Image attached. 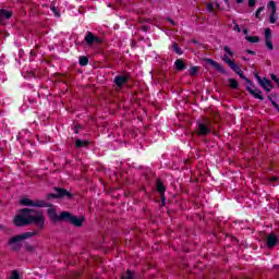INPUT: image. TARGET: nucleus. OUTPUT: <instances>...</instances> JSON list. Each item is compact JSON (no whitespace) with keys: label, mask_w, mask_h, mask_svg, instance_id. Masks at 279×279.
<instances>
[{"label":"nucleus","mask_w":279,"mask_h":279,"mask_svg":"<svg viewBox=\"0 0 279 279\" xmlns=\"http://www.w3.org/2000/svg\"><path fill=\"white\" fill-rule=\"evenodd\" d=\"M207 64H210V66H214L216 71L219 73H226V68L223 65L219 64V62L213 60V59H206Z\"/></svg>","instance_id":"nucleus-14"},{"label":"nucleus","mask_w":279,"mask_h":279,"mask_svg":"<svg viewBox=\"0 0 279 279\" xmlns=\"http://www.w3.org/2000/svg\"><path fill=\"white\" fill-rule=\"evenodd\" d=\"M246 82L248 83V84H251V82L246 78Z\"/></svg>","instance_id":"nucleus-43"},{"label":"nucleus","mask_w":279,"mask_h":279,"mask_svg":"<svg viewBox=\"0 0 279 279\" xmlns=\"http://www.w3.org/2000/svg\"><path fill=\"white\" fill-rule=\"evenodd\" d=\"M65 195H68L66 191L62 190V189H59V190H57L56 194H49L48 199H51L53 197H64Z\"/></svg>","instance_id":"nucleus-15"},{"label":"nucleus","mask_w":279,"mask_h":279,"mask_svg":"<svg viewBox=\"0 0 279 279\" xmlns=\"http://www.w3.org/2000/svg\"><path fill=\"white\" fill-rule=\"evenodd\" d=\"M60 219H63V221H69L72 223V226H76L77 228H80V226H82V223L85 221L83 216H72L69 211H62L60 214Z\"/></svg>","instance_id":"nucleus-3"},{"label":"nucleus","mask_w":279,"mask_h":279,"mask_svg":"<svg viewBox=\"0 0 279 279\" xmlns=\"http://www.w3.org/2000/svg\"><path fill=\"white\" fill-rule=\"evenodd\" d=\"M78 62H80L81 66H86V64H88V58L81 57Z\"/></svg>","instance_id":"nucleus-24"},{"label":"nucleus","mask_w":279,"mask_h":279,"mask_svg":"<svg viewBox=\"0 0 279 279\" xmlns=\"http://www.w3.org/2000/svg\"><path fill=\"white\" fill-rule=\"evenodd\" d=\"M171 48L178 53V56H182V49L175 43L172 44Z\"/></svg>","instance_id":"nucleus-20"},{"label":"nucleus","mask_w":279,"mask_h":279,"mask_svg":"<svg viewBox=\"0 0 279 279\" xmlns=\"http://www.w3.org/2000/svg\"><path fill=\"white\" fill-rule=\"evenodd\" d=\"M227 5H230V0H223Z\"/></svg>","instance_id":"nucleus-39"},{"label":"nucleus","mask_w":279,"mask_h":279,"mask_svg":"<svg viewBox=\"0 0 279 279\" xmlns=\"http://www.w3.org/2000/svg\"><path fill=\"white\" fill-rule=\"evenodd\" d=\"M255 77L259 85L262 86V88H264V90H266L267 93H269L271 88H274V86L271 85V81L267 78H260V76H258L257 74L255 75Z\"/></svg>","instance_id":"nucleus-9"},{"label":"nucleus","mask_w":279,"mask_h":279,"mask_svg":"<svg viewBox=\"0 0 279 279\" xmlns=\"http://www.w3.org/2000/svg\"><path fill=\"white\" fill-rule=\"evenodd\" d=\"M223 62H226V64H228V66L230 69H232V71H234V73H236L238 75H240V77H243V71H241V68H239V65H236V63H234V61H232L228 54H225L222 58Z\"/></svg>","instance_id":"nucleus-6"},{"label":"nucleus","mask_w":279,"mask_h":279,"mask_svg":"<svg viewBox=\"0 0 279 279\" xmlns=\"http://www.w3.org/2000/svg\"><path fill=\"white\" fill-rule=\"evenodd\" d=\"M48 217L52 223H56V221H64V219L60 218V215L58 216V213L53 208L48 209Z\"/></svg>","instance_id":"nucleus-13"},{"label":"nucleus","mask_w":279,"mask_h":279,"mask_svg":"<svg viewBox=\"0 0 279 279\" xmlns=\"http://www.w3.org/2000/svg\"><path fill=\"white\" fill-rule=\"evenodd\" d=\"M199 71V69L197 66H193L190 69V74L191 75H197V72Z\"/></svg>","instance_id":"nucleus-29"},{"label":"nucleus","mask_w":279,"mask_h":279,"mask_svg":"<svg viewBox=\"0 0 279 279\" xmlns=\"http://www.w3.org/2000/svg\"><path fill=\"white\" fill-rule=\"evenodd\" d=\"M276 180H278L277 178H272V182H276Z\"/></svg>","instance_id":"nucleus-41"},{"label":"nucleus","mask_w":279,"mask_h":279,"mask_svg":"<svg viewBox=\"0 0 279 279\" xmlns=\"http://www.w3.org/2000/svg\"><path fill=\"white\" fill-rule=\"evenodd\" d=\"M271 80H274L276 84H279V78L276 76V74H271Z\"/></svg>","instance_id":"nucleus-34"},{"label":"nucleus","mask_w":279,"mask_h":279,"mask_svg":"<svg viewBox=\"0 0 279 279\" xmlns=\"http://www.w3.org/2000/svg\"><path fill=\"white\" fill-rule=\"evenodd\" d=\"M157 191H158V193H165V185L162 184V182H160V181H158L157 182Z\"/></svg>","instance_id":"nucleus-22"},{"label":"nucleus","mask_w":279,"mask_h":279,"mask_svg":"<svg viewBox=\"0 0 279 279\" xmlns=\"http://www.w3.org/2000/svg\"><path fill=\"white\" fill-rule=\"evenodd\" d=\"M128 82V76H116L114 77V84L117 86H123Z\"/></svg>","instance_id":"nucleus-16"},{"label":"nucleus","mask_w":279,"mask_h":279,"mask_svg":"<svg viewBox=\"0 0 279 279\" xmlns=\"http://www.w3.org/2000/svg\"><path fill=\"white\" fill-rule=\"evenodd\" d=\"M263 10H265V7L258 8L255 13L256 19H259V21H260V12H263Z\"/></svg>","instance_id":"nucleus-30"},{"label":"nucleus","mask_w":279,"mask_h":279,"mask_svg":"<svg viewBox=\"0 0 279 279\" xmlns=\"http://www.w3.org/2000/svg\"><path fill=\"white\" fill-rule=\"evenodd\" d=\"M206 8H207V10H208V12H213V3H208L207 5H206Z\"/></svg>","instance_id":"nucleus-35"},{"label":"nucleus","mask_w":279,"mask_h":279,"mask_svg":"<svg viewBox=\"0 0 279 279\" xmlns=\"http://www.w3.org/2000/svg\"><path fill=\"white\" fill-rule=\"evenodd\" d=\"M270 101H272V106L276 108V110H278V112H279V106H278V104H276V101H274L272 99H270Z\"/></svg>","instance_id":"nucleus-36"},{"label":"nucleus","mask_w":279,"mask_h":279,"mask_svg":"<svg viewBox=\"0 0 279 279\" xmlns=\"http://www.w3.org/2000/svg\"><path fill=\"white\" fill-rule=\"evenodd\" d=\"M271 39V28L265 29V40Z\"/></svg>","instance_id":"nucleus-28"},{"label":"nucleus","mask_w":279,"mask_h":279,"mask_svg":"<svg viewBox=\"0 0 279 279\" xmlns=\"http://www.w3.org/2000/svg\"><path fill=\"white\" fill-rule=\"evenodd\" d=\"M266 47L270 50L274 51V41L271 39H265Z\"/></svg>","instance_id":"nucleus-23"},{"label":"nucleus","mask_w":279,"mask_h":279,"mask_svg":"<svg viewBox=\"0 0 279 279\" xmlns=\"http://www.w3.org/2000/svg\"><path fill=\"white\" fill-rule=\"evenodd\" d=\"M267 9L270 11L269 23H276L278 21V17L276 16V2L270 0L267 4Z\"/></svg>","instance_id":"nucleus-7"},{"label":"nucleus","mask_w":279,"mask_h":279,"mask_svg":"<svg viewBox=\"0 0 279 279\" xmlns=\"http://www.w3.org/2000/svg\"><path fill=\"white\" fill-rule=\"evenodd\" d=\"M210 132V120L205 118L203 121L198 122L197 134L199 136H206Z\"/></svg>","instance_id":"nucleus-5"},{"label":"nucleus","mask_w":279,"mask_h":279,"mask_svg":"<svg viewBox=\"0 0 279 279\" xmlns=\"http://www.w3.org/2000/svg\"><path fill=\"white\" fill-rule=\"evenodd\" d=\"M266 245L269 248L276 247V245H278V236H276L274 233L268 234L266 236Z\"/></svg>","instance_id":"nucleus-11"},{"label":"nucleus","mask_w":279,"mask_h":279,"mask_svg":"<svg viewBox=\"0 0 279 279\" xmlns=\"http://www.w3.org/2000/svg\"><path fill=\"white\" fill-rule=\"evenodd\" d=\"M243 34H244V36H248V35H247V29H246V28H244V29H243Z\"/></svg>","instance_id":"nucleus-38"},{"label":"nucleus","mask_w":279,"mask_h":279,"mask_svg":"<svg viewBox=\"0 0 279 279\" xmlns=\"http://www.w3.org/2000/svg\"><path fill=\"white\" fill-rule=\"evenodd\" d=\"M10 279H21V275L19 274V270H12Z\"/></svg>","instance_id":"nucleus-26"},{"label":"nucleus","mask_w":279,"mask_h":279,"mask_svg":"<svg viewBox=\"0 0 279 279\" xmlns=\"http://www.w3.org/2000/svg\"><path fill=\"white\" fill-rule=\"evenodd\" d=\"M246 90H248V93L251 95H253V97H255V99H260L262 101H263V99H265L263 97V92H260V89L256 88L254 85L247 86Z\"/></svg>","instance_id":"nucleus-10"},{"label":"nucleus","mask_w":279,"mask_h":279,"mask_svg":"<svg viewBox=\"0 0 279 279\" xmlns=\"http://www.w3.org/2000/svg\"><path fill=\"white\" fill-rule=\"evenodd\" d=\"M244 0H236V3H243Z\"/></svg>","instance_id":"nucleus-40"},{"label":"nucleus","mask_w":279,"mask_h":279,"mask_svg":"<svg viewBox=\"0 0 279 279\" xmlns=\"http://www.w3.org/2000/svg\"><path fill=\"white\" fill-rule=\"evenodd\" d=\"M233 31L238 32V34H241V27H239V24L234 25Z\"/></svg>","instance_id":"nucleus-33"},{"label":"nucleus","mask_w":279,"mask_h":279,"mask_svg":"<svg viewBox=\"0 0 279 279\" xmlns=\"http://www.w3.org/2000/svg\"><path fill=\"white\" fill-rule=\"evenodd\" d=\"M76 147H86L88 145L87 141L76 140Z\"/></svg>","instance_id":"nucleus-21"},{"label":"nucleus","mask_w":279,"mask_h":279,"mask_svg":"<svg viewBox=\"0 0 279 279\" xmlns=\"http://www.w3.org/2000/svg\"><path fill=\"white\" fill-rule=\"evenodd\" d=\"M245 38L248 43H259L260 40V37L258 36H245Z\"/></svg>","instance_id":"nucleus-18"},{"label":"nucleus","mask_w":279,"mask_h":279,"mask_svg":"<svg viewBox=\"0 0 279 279\" xmlns=\"http://www.w3.org/2000/svg\"><path fill=\"white\" fill-rule=\"evenodd\" d=\"M38 232H25L20 235H15L9 240V245L14 252H17V250H21V243L25 241V239H32V236H36Z\"/></svg>","instance_id":"nucleus-2"},{"label":"nucleus","mask_w":279,"mask_h":279,"mask_svg":"<svg viewBox=\"0 0 279 279\" xmlns=\"http://www.w3.org/2000/svg\"><path fill=\"white\" fill-rule=\"evenodd\" d=\"M85 43H87L89 47H93V45L101 44V38L93 35L90 32H87L85 36Z\"/></svg>","instance_id":"nucleus-8"},{"label":"nucleus","mask_w":279,"mask_h":279,"mask_svg":"<svg viewBox=\"0 0 279 279\" xmlns=\"http://www.w3.org/2000/svg\"><path fill=\"white\" fill-rule=\"evenodd\" d=\"M51 12H53L54 16H57L58 19H60V12L58 11V9L56 8V5H51L50 7Z\"/></svg>","instance_id":"nucleus-27"},{"label":"nucleus","mask_w":279,"mask_h":279,"mask_svg":"<svg viewBox=\"0 0 279 279\" xmlns=\"http://www.w3.org/2000/svg\"><path fill=\"white\" fill-rule=\"evenodd\" d=\"M10 19H12V12L0 9V24L5 25V22L10 21Z\"/></svg>","instance_id":"nucleus-12"},{"label":"nucleus","mask_w":279,"mask_h":279,"mask_svg":"<svg viewBox=\"0 0 279 279\" xmlns=\"http://www.w3.org/2000/svg\"><path fill=\"white\" fill-rule=\"evenodd\" d=\"M14 226L21 228L23 226H29V223H34L43 230L45 228V215L40 211H35L29 208L21 209L17 215L13 219Z\"/></svg>","instance_id":"nucleus-1"},{"label":"nucleus","mask_w":279,"mask_h":279,"mask_svg":"<svg viewBox=\"0 0 279 279\" xmlns=\"http://www.w3.org/2000/svg\"><path fill=\"white\" fill-rule=\"evenodd\" d=\"M169 23H171V25H175V21H173L172 19H168Z\"/></svg>","instance_id":"nucleus-37"},{"label":"nucleus","mask_w":279,"mask_h":279,"mask_svg":"<svg viewBox=\"0 0 279 279\" xmlns=\"http://www.w3.org/2000/svg\"><path fill=\"white\" fill-rule=\"evenodd\" d=\"M122 279H134V274L128 270L126 274L122 276Z\"/></svg>","instance_id":"nucleus-25"},{"label":"nucleus","mask_w":279,"mask_h":279,"mask_svg":"<svg viewBox=\"0 0 279 279\" xmlns=\"http://www.w3.org/2000/svg\"><path fill=\"white\" fill-rule=\"evenodd\" d=\"M248 53H254V51L248 50Z\"/></svg>","instance_id":"nucleus-42"},{"label":"nucleus","mask_w":279,"mask_h":279,"mask_svg":"<svg viewBox=\"0 0 279 279\" xmlns=\"http://www.w3.org/2000/svg\"><path fill=\"white\" fill-rule=\"evenodd\" d=\"M20 204L22 206H31L33 208H45L47 206V203H45V201H33L32 198L28 197L20 199Z\"/></svg>","instance_id":"nucleus-4"},{"label":"nucleus","mask_w":279,"mask_h":279,"mask_svg":"<svg viewBox=\"0 0 279 279\" xmlns=\"http://www.w3.org/2000/svg\"><path fill=\"white\" fill-rule=\"evenodd\" d=\"M230 88H239V82L234 78H229Z\"/></svg>","instance_id":"nucleus-19"},{"label":"nucleus","mask_w":279,"mask_h":279,"mask_svg":"<svg viewBox=\"0 0 279 279\" xmlns=\"http://www.w3.org/2000/svg\"><path fill=\"white\" fill-rule=\"evenodd\" d=\"M175 68L178 69V71H182L186 65L184 64V61L178 59L175 62Z\"/></svg>","instance_id":"nucleus-17"},{"label":"nucleus","mask_w":279,"mask_h":279,"mask_svg":"<svg viewBox=\"0 0 279 279\" xmlns=\"http://www.w3.org/2000/svg\"><path fill=\"white\" fill-rule=\"evenodd\" d=\"M256 5V0H248V7L254 8Z\"/></svg>","instance_id":"nucleus-32"},{"label":"nucleus","mask_w":279,"mask_h":279,"mask_svg":"<svg viewBox=\"0 0 279 279\" xmlns=\"http://www.w3.org/2000/svg\"><path fill=\"white\" fill-rule=\"evenodd\" d=\"M225 51L228 53V56H231V57L234 56V52H232V50H230L228 46L225 47Z\"/></svg>","instance_id":"nucleus-31"}]
</instances>
